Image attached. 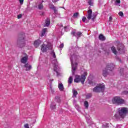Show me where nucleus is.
I'll return each instance as SVG.
<instances>
[{"instance_id":"f257e3e1","label":"nucleus","mask_w":128,"mask_h":128,"mask_svg":"<svg viewBox=\"0 0 128 128\" xmlns=\"http://www.w3.org/2000/svg\"><path fill=\"white\" fill-rule=\"evenodd\" d=\"M114 68V65L112 64H110L106 66V68L103 70L102 74L104 77L108 76V74L112 76V70Z\"/></svg>"},{"instance_id":"f03ea898","label":"nucleus","mask_w":128,"mask_h":128,"mask_svg":"<svg viewBox=\"0 0 128 128\" xmlns=\"http://www.w3.org/2000/svg\"><path fill=\"white\" fill-rule=\"evenodd\" d=\"M51 56L50 60L52 64L54 65V72H56L57 74V76H58V61L56 60V53H54V51L51 52Z\"/></svg>"},{"instance_id":"7ed1b4c3","label":"nucleus","mask_w":128,"mask_h":128,"mask_svg":"<svg viewBox=\"0 0 128 128\" xmlns=\"http://www.w3.org/2000/svg\"><path fill=\"white\" fill-rule=\"evenodd\" d=\"M86 76H88V72H84V74L81 76L78 75L75 76V78L74 79V82H80L82 84H84V80H86Z\"/></svg>"},{"instance_id":"20e7f679","label":"nucleus","mask_w":128,"mask_h":128,"mask_svg":"<svg viewBox=\"0 0 128 128\" xmlns=\"http://www.w3.org/2000/svg\"><path fill=\"white\" fill-rule=\"evenodd\" d=\"M112 102L114 104H117L118 106L126 104L124 100V99L122 98L119 96H116L112 98Z\"/></svg>"},{"instance_id":"39448f33","label":"nucleus","mask_w":128,"mask_h":128,"mask_svg":"<svg viewBox=\"0 0 128 128\" xmlns=\"http://www.w3.org/2000/svg\"><path fill=\"white\" fill-rule=\"evenodd\" d=\"M52 48V44L49 42H44L41 46V50L43 52H46L48 50Z\"/></svg>"},{"instance_id":"423d86ee","label":"nucleus","mask_w":128,"mask_h":128,"mask_svg":"<svg viewBox=\"0 0 128 128\" xmlns=\"http://www.w3.org/2000/svg\"><path fill=\"white\" fill-rule=\"evenodd\" d=\"M119 116L121 118H124L126 114L128 112V108H120L118 109Z\"/></svg>"},{"instance_id":"0eeeda50","label":"nucleus","mask_w":128,"mask_h":128,"mask_svg":"<svg viewBox=\"0 0 128 128\" xmlns=\"http://www.w3.org/2000/svg\"><path fill=\"white\" fill-rule=\"evenodd\" d=\"M104 90V84H100L93 88V92H103Z\"/></svg>"},{"instance_id":"6e6552de","label":"nucleus","mask_w":128,"mask_h":128,"mask_svg":"<svg viewBox=\"0 0 128 128\" xmlns=\"http://www.w3.org/2000/svg\"><path fill=\"white\" fill-rule=\"evenodd\" d=\"M70 62H71V64H72V74H74L76 72V70L77 67H78V63L75 62L74 64V62H72V58H70Z\"/></svg>"},{"instance_id":"1a4fd4ad","label":"nucleus","mask_w":128,"mask_h":128,"mask_svg":"<svg viewBox=\"0 0 128 128\" xmlns=\"http://www.w3.org/2000/svg\"><path fill=\"white\" fill-rule=\"evenodd\" d=\"M124 46L123 44H119L117 48L120 54H124Z\"/></svg>"},{"instance_id":"9d476101","label":"nucleus","mask_w":128,"mask_h":128,"mask_svg":"<svg viewBox=\"0 0 128 128\" xmlns=\"http://www.w3.org/2000/svg\"><path fill=\"white\" fill-rule=\"evenodd\" d=\"M71 34H72V36H76V38H80V36H82V32H78L76 33L74 31H72L71 32Z\"/></svg>"},{"instance_id":"9b49d317","label":"nucleus","mask_w":128,"mask_h":128,"mask_svg":"<svg viewBox=\"0 0 128 128\" xmlns=\"http://www.w3.org/2000/svg\"><path fill=\"white\" fill-rule=\"evenodd\" d=\"M88 14L86 15V18L88 20H90L92 18V9H90L88 11Z\"/></svg>"},{"instance_id":"f8f14e48","label":"nucleus","mask_w":128,"mask_h":128,"mask_svg":"<svg viewBox=\"0 0 128 128\" xmlns=\"http://www.w3.org/2000/svg\"><path fill=\"white\" fill-rule=\"evenodd\" d=\"M24 68H26V72H30L32 70V66L28 63L25 64Z\"/></svg>"},{"instance_id":"ddd939ff","label":"nucleus","mask_w":128,"mask_h":128,"mask_svg":"<svg viewBox=\"0 0 128 128\" xmlns=\"http://www.w3.org/2000/svg\"><path fill=\"white\" fill-rule=\"evenodd\" d=\"M73 104L78 112H80V106L76 104V100H74Z\"/></svg>"},{"instance_id":"4468645a","label":"nucleus","mask_w":128,"mask_h":128,"mask_svg":"<svg viewBox=\"0 0 128 128\" xmlns=\"http://www.w3.org/2000/svg\"><path fill=\"white\" fill-rule=\"evenodd\" d=\"M28 56H24L21 59V62L22 64H26V62H28Z\"/></svg>"},{"instance_id":"2eb2a0df","label":"nucleus","mask_w":128,"mask_h":128,"mask_svg":"<svg viewBox=\"0 0 128 128\" xmlns=\"http://www.w3.org/2000/svg\"><path fill=\"white\" fill-rule=\"evenodd\" d=\"M42 44V41H40V40H36L34 42V46L36 48H38V46H39L40 44Z\"/></svg>"},{"instance_id":"dca6fc26","label":"nucleus","mask_w":128,"mask_h":128,"mask_svg":"<svg viewBox=\"0 0 128 128\" xmlns=\"http://www.w3.org/2000/svg\"><path fill=\"white\" fill-rule=\"evenodd\" d=\"M22 44V42L20 40H17V46L19 48H22L23 46H24V44Z\"/></svg>"},{"instance_id":"f3484780","label":"nucleus","mask_w":128,"mask_h":128,"mask_svg":"<svg viewBox=\"0 0 128 128\" xmlns=\"http://www.w3.org/2000/svg\"><path fill=\"white\" fill-rule=\"evenodd\" d=\"M50 24V18H47L45 22V25L44 26H48Z\"/></svg>"},{"instance_id":"a211bd4d","label":"nucleus","mask_w":128,"mask_h":128,"mask_svg":"<svg viewBox=\"0 0 128 128\" xmlns=\"http://www.w3.org/2000/svg\"><path fill=\"white\" fill-rule=\"evenodd\" d=\"M50 8H51V10H53L55 14H56V12H58V10L56 8V7H54V6L50 5Z\"/></svg>"},{"instance_id":"6ab92c4d","label":"nucleus","mask_w":128,"mask_h":128,"mask_svg":"<svg viewBox=\"0 0 128 128\" xmlns=\"http://www.w3.org/2000/svg\"><path fill=\"white\" fill-rule=\"evenodd\" d=\"M58 88L60 90L62 91L64 90V84L62 83H59L58 85Z\"/></svg>"},{"instance_id":"aec40b11","label":"nucleus","mask_w":128,"mask_h":128,"mask_svg":"<svg viewBox=\"0 0 128 128\" xmlns=\"http://www.w3.org/2000/svg\"><path fill=\"white\" fill-rule=\"evenodd\" d=\"M46 32H48V29L44 28L42 30L41 36H46Z\"/></svg>"},{"instance_id":"412c9836","label":"nucleus","mask_w":128,"mask_h":128,"mask_svg":"<svg viewBox=\"0 0 128 128\" xmlns=\"http://www.w3.org/2000/svg\"><path fill=\"white\" fill-rule=\"evenodd\" d=\"M111 50H112V52L114 54H118V52L116 51V48L114 47V46L111 47Z\"/></svg>"},{"instance_id":"4be33fe9","label":"nucleus","mask_w":128,"mask_h":128,"mask_svg":"<svg viewBox=\"0 0 128 128\" xmlns=\"http://www.w3.org/2000/svg\"><path fill=\"white\" fill-rule=\"evenodd\" d=\"M56 103L54 102H52L50 106V108L52 110H54V108H56Z\"/></svg>"},{"instance_id":"5701e85b","label":"nucleus","mask_w":128,"mask_h":128,"mask_svg":"<svg viewBox=\"0 0 128 128\" xmlns=\"http://www.w3.org/2000/svg\"><path fill=\"white\" fill-rule=\"evenodd\" d=\"M99 40H106V38L104 37V35L100 34L99 36Z\"/></svg>"},{"instance_id":"b1692460","label":"nucleus","mask_w":128,"mask_h":128,"mask_svg":"<svg viewBox=\"0 0 128 128\" xmlns=\"http://www.w3.org/2000/svg\"><path fill=\"white\" fill-rule=\"evenodd\" d=\"M38 10H42V8H44V4H42V3H40L39 4H38Z\"/></svg>"},{"instance_id":"393cba45","label":"nucleus","mask_w":128,"mask_h":128,"mask_svg":"<svg viewBox=\"0 0 128 128\" xmlns=\"http://www.w3.org/2000/svg\"><path fill=\"white\" fill-rule=\"evenodd\" d=\"M72 93H73V98H76V94H78V91L76 90H72Z\"/></svg>"},{"instance_id":"a878e982","label":"nucleus","mask_w":128,"mask_h":128,"mask_svg":"<svg viewBox=\"0 0 128 128\" xmlns=\"http://www.w3.org/2000/svg\"><path fill=\"white\" fill-rule=\"evenodd\" d=\"M54 101L56 102H60V96H56L55 98Z\"/></svg>"},{"instance_id":"bb28decb","label":"nucleus","mask_w":128,"mask_h":128,"mask_svg":"<svg viewBox=\"0 0 128 128\" xmlns=\"http://www.w3.org/2000/svg\"><path fill=\"white\" fill-rule=\"evenodd\" d=\"M84 106L86 108H88V101L86 100L84 102Z\"/></svg>"},{"instance_id":"cd10ccee","label":"nucleus","mask_w":128,"mask_h":128,"mask_svg":"<svg viewBox=\"0 0 128 128\" xmlns=\"http://www.w3.org/2000/svg\"><path fill=\"white\" fill-rule=\"evenodd\" d=\"M72 77L71 76L68 80V84H72Z\"/></svg>"},{"instance_id":"c85d7f7f","label":"nucleus","mask_w":128,"mask_h":128,"mask_svg":"<svg viewBox=\"0 0 128 128\" xmlns=\"http://www.w3.org/2000/svg\"><path fill=\"white\" fill-rule=\"evenodd\" d=\"M89 6H93L94 4V0H89L88 2Z\"/></svg>"},{"instance_id":"c756f323","label":"nucleus","mask_w":128,"mask_h":128,"mask_svg":"<svg viewBox=\"0 0 128 128\" xmlns=\"http://www.w3.org/2000/svg\"><path fill=\"white\" fill-rule=\"evenodd\" d=\"M86 98H92V94H88L86 96Z\"/></svg>"},{"instance_id":"7c9ffc66","label":"nucleus","mask_w":128,"mask_h":128,"mask_svg":"<svg viewBox=\"0 0 128 128\" xmlns=\"http://www.w3.org/2000/svg\"><path fill=\"white\" fill-rule=\"evenodd\" d=\"M116 4H120V0H116L115 2Z\"/></svg>"},{"instance_id":"2f4dec72","label":"nucleus","mask_w":128,"mask_h":128,"mask_svg":"<svg viewBox=\"0 0 128 128\" xmlns=\"http://www.w3.org/2000/svg\"><path fill=\"white\" fill-rule=\"evenodd\" d=\"M82 20L84 22H86V17H83L82 18Z\"/></svg>"},{"instance_id":"473e14b6","label":"nucleus","mask_w":128,"mask_h":128,"mask_svg":"<svg viewBox=\"0 0 128 128\" xmlns=\"http://www.w3.org/2000/svg\"><path fill=\"white\" fill-rule=\"evenodd\" d=\"M78 13L76 12V13H74V14L73 16H74V18H78Z\"/></svg>"},{"instance_id":"72a5a7b5","label":"nucleus","mask_w":128,"mask_h":128,"mask_svg":"<svg viewBox=\"0 0 128 128\" xmlns=\"http://www.w3.org/2000/svg\"><path fill=\"white\" fill-rule=\"evenodd\" d=\"M24 128H30V126L28 124H24Z\"/></svg>"},{"instance_id":"f704fd0d","label":"nucleus","mask_w":128,"mask_h":128,"mask_svg":"<svg viewBox=\"0 0 128 128\" xmlns=\"http://www.w3.org/2000/svg\"><path fill=\"white\" fill-rule=\"evenodd\" d=\"M119 16H124V13L122 12H120L118 13Z\"/></svg>"},{"instance_id":"c9c22d12","label":"nucleus","mask_w":128,"mask_h":128,"mask_svg":"<svg viewBox=\"0 0 128 128\" xmlns=\"http://www.w3.org/2000/svg\"><path fill=\"white\" fill-rule=\"evenodd\" d=\"M59 48H64V44L62 43L61 44H60Z\"/></svg>"},{"instance_id":"e433bc0d","label":"nucleus","mask_w":128,"mask_h":128,"mask_svg":"<svg viewBox=\"0 0 128 128\" xmlns=\"http://www.w3.org/2000/svg\"><path fill=\"white\" fill-rule=\"evenodd\" d=\"M22 14H20L18 16V18H22Z\"/></svg>"},{"instance_id":"4c0bfd02","label":"nucleus","mask_w":128,"mask_h":128,"mask_svg":"<svg viewBox=\"0 0 128 128\" xmlns=\"http://www.w3.org/2000/svg\"><path fill=\"white\" fill-rule=\"evenodd\" d=\"M19 2L20 4H24V0H19Z\"/></svg>"},{"instance_id":"58836bf2","label":"nucleus","mask_w":128,"mask_h":128,"mask_svg":"<svg viewBox=\"0 0 128 128\" xmlns=\"http://www.w3.org/2000/svg\"><path fill=\"white\" fill-rule=\"evenodd\" d=\"M112 17L110 16L109 18V22H112Z\"/></svg>"},{"instance_id":"ea45409f","label":"nucleus","mask_w":128,"mask_h":128,"mask_svg":"<svg viewBox=\"0 0 128 128\" xmlns=\"http://www.w3.org/2000/svg\"><path fill=\"white\" fill-rule=\"evenodd\" d=\"M114 116H115L116 118H118V114H116L114 115Z\"/></svg>"},{"instance_id":"a19ab883","label":"nucleus","mask_w":128,"mask_h":128,"mask_svg":"<svg viewBox=\"0 0 128 128\" xmlns=\"http://www.w3.org/2000/svg\"><path fill=\"white\" fill-rule=\"evenodd\" d=\"M58 0H52L53 2H58Z\"/></svg>"},{"instance_id":"79ce46f5","label":"nucleus","mask_w":128,"mask_h":128,"mask_svg":"<svg viewBox=\"0 0 128 128\" xmlns=\"http://www.w3.org/2000/svg\"><path fill=\"white\" fill-rule=\"evenodd\" d=\"M116 128H120V125H118L116 126Z\"/></svg>"},{"instance_id":"37998d69","label":"nucleus","mask_w":128,"mask_h":128,"mask_svg":"<svg viewBox=\"0 0 128 128\" xmlns=\"http://www.w3.org/2000/svg\"><path fill=\"white\" fill-rule=\"evenodd\" d=\"M64 28L66 30V26L64 27Z\"/></svg>"},{"instance_id":"c03bdc74","label":"nucleus","mask_w":128,"mask_h":128,"mask_svg":"<svg viewBox=\"0 0 128 128\" xmlns=\"http://www.w3.org/2000/svg\"><path fill=\"white\" fill-rule=\"evenodd\" d=\"M123 70L122 69H121L120 70V72H122Z\"/></svg>"},{"instance_id":"a18cd8bd","label":"nucleus","mask_w":128,"mask_h":128,"mask_svg":"<svg viewBox=\"0 0 128 128\" xmlns=\"http://www.w3.org/2000/svg\"><path fill=\"white\" fill-rule=\"evenodd\" d=\"M89 84H92V82H89Z\"/></svg>"},{"instance_id":"49530a36","label":"nucleus","mask_w":128,"mask_h":128,"mask_svg":"<svg viewBox=\"0 0 128 128\" xmlns=\"http://www.w3.org/2000/svg\"><path fill=\"white\" fill-rule=\"evenodd\" d=\"M92 20H94V18H92Z\"/></svg>"},{"instance_id":"de8ad7c7","label":"nucleus","mask_w":128,"mask_h":128,"mask_svg":"<svg viewBox=\"0 0 128 128\" xmlns=\"http://www.w3.org/2000/svg\"><path fill=\"white\" fill-rule=\"evenodd\" d=\"M61 26H62V24H61Z\"/></svg>"},{"instance_id":"09e8293b","label":"nucleus","mask_w":128,"mask_h":128,"mask_svg":"<svg viewBox=\"0 0 128 128\" xmlns=\"http://www.w3.org/2000/svg\"><path fill=\"white\" fill-rule=\"evenodd\" d=\"M52 92H54V91L52 90Z\"/></svg>"}]
</instances>
